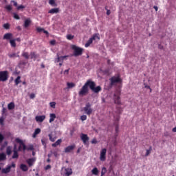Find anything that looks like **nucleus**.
Listing matches in <instances>:
<instances>
[{
	"instance_id": "obj_54",
	"label": "nucleus",
	"mask_w": 176,
	"mask_h": 176,
	"mask_svg": "<svg viewBox=\"0 0 176 176\" xmlns=\"http://www.w3.org/2000/svg\"><path fill=\"white\" fill-rule=\"evenodd\" d=\"M5 139V137H3V135L0 133V142H2L3 140Z\"/></svg>"
},
{
	"instance_id": "obj_45",
	"label": "nucleus",
	"mask_w": 176,
	"mask_h": 176,
	"mask_svg": "<svg viewBox=\"0 0 176 176\" xmlns=\"http://www.w3.org/2000/svg\"><path fill=\"white\" fill-rule=\"evenodd\" d=\"M87 119V116L86 115H83V116H80V120L82 121V122H85V120H86Z\"/></svg>"
},
{
	"instance_id": "obj_10",
	"label": "nucleus",
	"mask_w": 176,
	"mask_h": 176,
	"mask_svg": "<svg viewBox=\"0 0 176 176\" xmlns=\"http://www.w3.org/2000/svg\"><path fill=\"white\" fill-rule=\"evenodd\" d=\"M45 119H46V116L43 115V116H36L35 117V120L37 122V123H42Z\"/></svg>"
},
{
	"instance_id": "obj_47",
	"label": "nucleus",
	"mask_w": 176,
	"mask_h": 176,
	"mask_svg": "<svg viewBox=\"0 0 176 176\" xmlns=\"http://www.w3.org/2000/svg\"><path fill=\"white\" fill-rule=\"evenodd\" d=\"M14 19H15L16 20H20V16H19V14L14 13Z\"/></svg>"
},
{
	"instance_id": "obj_55",
	"label": "nucleus",
	"mask_w": 176,
	"mask_h": 176,
	"mask_svg": "<svg viewBox=\"0 0 176 176\" xmlns=\"http://www.w3.org/2000/svg\"><path fill=\"white\" fill-rule=\"evenodd\" d=\"M50 168H52V166H50V165H47V166L45 167V170H50Z\"/></svg>"
},
{
	"instance_id": "obj_60",
	"label": "nucleus",
	"mask_w": 176,
	"mask_h": 176,
	"mask_svg": "<svg viewBox=\"0 0 176 176\" xmlns=\"http://www.w3.org/2000/svg\"><path fill=\"white\" fill-rule=\"evenodd\" d=\"M13 152H17V145H14Z\"/></svg>"
},
{
	"instance_id": "obj_17",
	"label": "nucleus",
	"mask_w": 176,
	"mask_h": 176,
	"mask_svg": "<svg viewBox=\"0 0 176 176\" xmlns=\"http://www.w3.org/2000/svg\"><path fill=\"white\" fill-rule=\"evenodd\" d=\"M38 54H36V53H35V52H30V58L32 60L34 59V60L35 61L36 60V58H38Z\"/></svg>"
},
{
	"instance_id": "obj_23",
	"label": "nucleus",
	"mask_w": 176,
	"mask_h": 176,
	"mask_svg": "<svg viewBox=\"0 0 176 176\" xmlns=\"http://www.w3.org/2000/svg\"><path fill=\"white\" fill-rule=\"evenodd\" d=\"M150 153H152V146H150L148 149L146 150V154L144 155V157H147V156H148Z\"/></svg>"
},
{
	"instance_id": "obj_51",
	"label": "nucleus",
	"mask_w": 176,
	"mask_h": 176,
	"mask_svg": "<svg viewBox=\"0 0 176 176\" xmlns=\"http://www.w3.org/2000/svg\"><path fill=\"white\" fill-rule=\"evenodd\" d=\"M12 3H13L14 6H15L16 8L18 7L17 6V1H14V0H12L11 1Z\"/></svg>"
},
{
	"instance_id": "obj_8",
	"label": "nucleus",
	"mask_w": 176,
	"mask_h": 176,
	"mask_svg": "<svg viewBox=\"0 0 176 176\" xmlns=\"http://www.w3.org/2000/svg\"><path fill=\"white\" fill-rule=\"evenodd\" d=\"M100 160V162H105V160H107V148H102L101 150Z\"/></svg>"
},
{
	"instance_id": "obj_40",
	"label": "nucleus",
	"mask_w": 176,
	"mask_h": 176,
	"mask_svg": "<svg viewBox=\"0 0 176 176\" xmlns=\"http://www.w3.org/2000/svg\"><path fill=\"white\" fill-rule=\"evenodd\" d=\"M49 4L51 5V6H57V4H56V1L54 0H50Z\"/></svg>"
},
{
	"instance_id": "obj_18",
	"label": "nucleus",
	"mask_w": 176,
	"mask_h": 176,
	"mask_svg": "<svg viewBox=\"0 0 176 176\" xmlns=\"http://www.w3.org/2000/svg\"><path fill=\"white\" fill-rule=\"evenodd\" d=\"M61 142H63V140L59 139L55 143H53L52 144V146H53V148H56L58 146V145H61Z\"/></svg>"
},
{
	"instance_id": "obj_14",
	"label": "nucleus",
	"mask_w": 176,
	"mask_h": 176,
	"mask_svg": "<svg viewBox=\"0 0 176 176\" xmlns=\"http://www.w3.org/2000/svg\"><path fill=\"white\" fill-rule=\"evenodd\" d=\"M41 129L40 128H36L34 130V133L32 134V138H36V136L38 135V134H41Z\"/></svg>"
},
{
	"instance_id": "obj_53",
	"label": "nucleus",
	"mask_w": 176,
	"mask_h": 176,
	"mask_svg": "<svg viewBox=\"0 0 176 176\" xmlns=\"http://www.w3.org/2000/svg\"><path fill=\"white\" fill-rule=\"evenodd\" d=\"M6 9L7 10H9V11L12 10V6H10V5L6 6Z\"/></svg>"
},
{
	"instance_id": "obj_19",
	"label": "nucleus",
	"mask_w": 176,
	"mask_h": 176,
	"mask_svg": "<svg viewBox=\"0 0 176 176\" xmlns=\"http://www.w3.org/2000/svg\"><path fill=\"white\" fill-rule=\"evenodd\" d=\"M12 37H13V34L12 33H6L4 34L3 39L9 40Z\"/></svg>"
},
{
	"instance_id": "obj_25",
	"label": "nucleus",
	"mask_w": 176,
	"mask_h": 176,
	"mask_svg": "<svg viewBox=\"0 0 176 176\" xmlns=\"http://www.w3.org/2000/svg\"><path fill=\"white\" fill-rule=\"evenodd\" d=\"M20 168L22 170V171H28V166H27L25 164H21Z\"/></svg>"
},
{
	"instance_id": "obj_44",
	"label": "nucleus",
	"mask_w": 176,
	"mask_h": 176,
	"mask_svg": "<svg viewBox=\"0 0 176 176\" xmlns=\"http://www.w3.org/2000/svg\"><path fill=\"white\" fill-rule=\"evenodd\" d=\"M3 28H5V30H9V28H10V25L9 23H5L3 25Z\"/></svg>"
},
{
	"instance_id": "obj_16",
	"label": "nucleus",
	"mask_w": 176,
	"mask_h": 176,
	"mask_svg": "<svg viewBox=\"0 0 176 176\" xmlns=\"http://www.w3.org/2000/svg\"><path fill=\"white\" fill-rule=\"evenodd\" d=\"M27 163H28L29 167H32V166H34V163H35V159L30 158V159L27 160Z\"/></svg>"
},
{
	"instance_id": "obj_9",
	"label": "nucleus",
	"mask_w": 176,
	"mask_h": 176,
	"mask_svg": "<svg viewBox=\"0 0 176 176\" xmlns=\"http://www.w3.org/2000/svg\"><path fill=\"white\" fill-rule=\"evenodd\" d=\"M80 139L82 141L84 145H87V142H89V140H90V138H89L87 134L82 133L80 135Z\"/></svg>"
},
{
	"instance_id": "obj_5",
	"label": "nucleus",
	"mask_w": 176,
	"mask_h": 176,
	"mask_svg": "<svg viewBox=\"0 0 176 176\" xmlns=\"http://www.w3.org/2000/svg\"><path fill=\"white\" fill-rule=\"evenodd\" d=\"M9 79V72L8 71L0 72V82H6Z\"/></svg>"
},
{
	"instance_id": "obj_13",
	"label": "nucleus",
	"mask_w": 176,
	"mask_h": 176,
	"mask_svg": "<svg viewBox=\"0 0 176 176\" xmlns=\"http://www.w3.org/2000/svg\"><path fill=\"white\" fill-rule=\"evenodd\" d=\"M30 25H31V19L28 18L24 21L23 27L25 28H28V27H30Z\"/></svg>"
},
{
	"instance_id": "obj_41",
	"label": "nucleus",
	"mask_w": 176,
	"mask_h": 176,
	"mask_svg": "<svg viewBox=\"0 0 176 176\" xmlns=\"http://www.w3.org/2000/svg\"><path fill=\"white\" fill-rule=\"evenodd\" d=\"M74 36L72 34H67V39H68V41H72V39H74Z\"/></svg>"
},
{
	"instance_id": "obj_35",
	"label": "nucleus",
	"mask_w": 176,
	"mask_h": 176,
	"mask_svg": "<svg viewBox=\"0 0 176 176\" xmlns=\"http://www.w3.org/2000/svg\"><path fill=\"white\" fill-rule=\"evenodd\" d=\"M91 173L94 175H98V169L97 168H94Z\"/></svg>"
},
{
	"instance_id": "obj_6",
	"label": "nucleus",
	"mask_w": 176,
	"mask_h": 176,
	"mask_svg": "<svg viewBox=\"0 0 176 176\" xmlns=\"http://www.w3.org/2000/svg\"><path fill=\"white\" fill-rule=\"evenodd\" d=\"M83 111L87 115L90 116V114L93 113V109H91V104L89 102H87L85 104V107L83 108Z\"/></svg>"
},
{
	"instance_id": "obj_7",
	"label": "nucleus",
	"mask_w": 176,
	"mask_h": 176,
	"mask_svg": "<svg viewBox=\"0 0 176 176\" xmlns=\"http://www.w3.org/2000/svg\"><path fill=\"white\" fill-rule=\"evenodd\" d=\"M110 85L111 86H113L115 83H122V79L120 76H113L110 78Z\"/></svg>"
},
{
	"instance_id": "obj_27",
	"label": "nucleus",
	"mask_w": 176,
	"mask_h": 176,
	"mask_svg": "<svg viewBox=\"0 0 176 176\" xmlns=\"http://www.w3.org/2000/svg\"><path fill=\"white\" fill-rule=\"evenodd\" d=\"M3 160H6V154H5V153H1L0 162H3Z\"/></svg>"
},
{
	"instance_id": "obj_1",
	"label": "nucleus",
	"mask_w": 176,
	"mask_h": 176,
	"mask_svg": "<svg viewBox=\"0 0 176 176\" xmlns=\"http://www.w3.org/2000/svg\"><path fill=\"white\" fill-rule=\"evenodd\" d=\"M89 87L93 93L98 94L101 90H102V88H101V86H97L96 87V82L91 80H88L85 83V85L82 87L80 90L78 92V96L83 97V96H86L89 93Z\"/></svg>"
},
{
	"instance_id": "obj_4",
	"label": "nucleus",
	"mask_w": 176,
	"mask_h": 176,
	"mask_svg": "<svg viewBox=\"0 0 176 176\" xmlns=\"http://www.w3.org/2000/svg\"><path fill=\"white\" fill-rule=\"evenodd\" d=\"M15 141L17 142V144H19V146L18 148V151L19 152H21V151H23V152L27 151V146H25V144H24L23 140H21L20 138H16Z\"/></svg>"
},
{
	"instance_id": "obj_30",
	"label": "nucleus",
	"mask_w": 176,
	"mask_h": 176,
	"mask_svg": "<svg viewBox=\"0 0 176 176\" xmlns=\"http://www.w3.org/2000/svg\"><path fill=\"white\" fill-rule=\"evenodd\" d=\"M6 153L8 156H10L12 155V146H8L6 148Z\"/></svg>"
},
{
	"instance_id": "obj_33",
	"label": "nucleus",
	"mask_w": 176,
	"mask_h": 176,
	"mask_svg": "<svg viewBox=\"0 0 176 176\" xmlns=\"http://www.w3.org/2000/svg\"><path fill=\"white\" fill-rule=\"evenodd\" d=\"M8 57L10 58H16V57H20L19 55H16V53H12V54H8Z\"/></svg>"
},
{
	"instance_id": "obj_11",
	"label": "nucleus",
	"mask_w": 176,
	"mask_h": 176,
	"mask_svg": "<svg viewBox=\"0 0 176 176\" xmlns=\"http://www.w3.org/2000/svg\"><path fill=\"white\" fill-rule=\"evenodd\" d=\"M76 146L75 144L68 146L65 148V153H69V152H72V151H74V148H76Z\"/></svg>"
},
{
	"instance_id": "obj_21",
	"label": "nucleus",
	"mask_w": 176,
	"mask_h": 176,
	"mask_svg": "<svg viewBox=\"0 0 176 176\" xmlns=\"http://www.w3.org/2000/svg\"><path fill=\"white\" fill-rule=\"evenodd\" d=\"M67 57H69V56H59L58 55H57L56 63H60V61H64V58H67Z\"/></svg>"
},
{
	"instance_id": "obj_42",
	"label": "nucleus",
	"mask_w": 176,
	"mask_h": 176,
	"mask_svg": "<svg viewBox=\"0 0 176 176\" xmlns=\"http://www.w3.org/2000/svg\"><path fill=\"white\" fill-rule=\"evenodd\" d=\"M106 173H107V168L103 167L101 171V176L105 175Z\"/></svg>"
},
{
	"instance_id": "obj_59",
	"label": "nucleus",
	"mask_w": 176,
	"mask_h": 176,
	"mask_svg": "<svg viewBox=\"0 0 176 176\" xmlns=\"http://www.w3.org/2000/svg\"><path fill=\"white\" fill-rule=\"evenodd\" d=\"M50 45H52L53 46H54V45H56V40H52L50 41Z\"/></svg>"
},
{
	"instance_id": "obj_12",
	"label": "nucleus",
	"mask_w": 176,
	"mask_h": 176,
	"mask_svg": "<svg viewBox=\"0 0 176 176\" xmlns=\"http://www.w3.org/2000/svg\"><path fill=\"white\" fill-rule=\"evenodd\" d=\"M48 141L49 140L47 139V138L43 137V138L41 139V143L42 145L44 146L45 149H46L47 148Z\"/></svg>"
},
{
	"instance_id": "obj_31",
	"label": "nucleus",
	"mask_w": 176,
	"mask_h": 176,
	"mask_svg": "<svg viewBox=\"0 0 176 176\" xmlns=\"http://www.w3.org/2000/svg\"><path fill=\"white\" fill-rule=\"evenodd\" d=\"M48 137H49V140L50 141H51V142H54V141H56V137H54L53 138V134L52 133H50L48 135Z\"/></svg>"
},
{
	"instance_id": "obj_38",
	"label": "nucleus",
	"mask_w": 176,
	"mask_h": 176,
	"mask_svg": "<svg viewBox=\"0 0 176 176\" xmlns=\"http://www.w3.org/2000/svg\"><path fill=\"white\" fill-rule=\"evenodd\" d=\"M91 38L92 41H96V39H98V41H100V36L98 34H94Z\"/></svg>"
},
{
	"instance_id": "obj_46",
	"label": "nucleus",
	"mask_w": 176,
	"mask_h": 176,
	"mask_svg": "<svg viewBox=\"0 0 176 176\" xmlns=\"http://www.w3.org/2000/svg\"><path fill=\"white\" fill-rule=\"evenodd\" d=\"M25 6H24L23 5H21V6H19L18 7H16L17 10H21V9H25Z\"/></svg>"
},
{
	"instance_id": "obj_24",
	"label": "nucleus",
	"mask_w": 176,
	"mask_h": 176,
	"mask_svg": "<svg viewBox=\"0 0 176 176\" xmlns=\"http://www.w3.org/2000/svg\"><path fill=\"white\" fill-rule=\"evenodd\" d=\"M14 83L16 86H19V83H21V77L20 76H18L15 79Z\"/></svg>"
},
{
	"instance_id": "obj_28",
	"label": "nucleus",
	"mask_w": 176,
	"mask_h": 176,
	"mask_svg": "<svg viewBox=\"0 0 176 176\" xmlns=\"http://www.w3.org/2000/svg\"><path fill=\"white\" fill-rule=\"evenodd\" d=\"M22 57H24L25 60H29L30 59V54L28 52H23L22 53Z\"/></svg>"
},
{
	"instance_id": "obj_48",
	"label": "nucleus",
	"mask_w": 176,
	"mask_h": 176,
	"mask_svg": "<svg viewBox=\"0 0 176 176\" xmlns=\"http://www.w3.org/2000/svg\"><path fill=\"white\" fill-rule=\"evenodd\" d=\"M107 64L108 65H115V63L113 62L111 63V59L107 60Z\"/></svg>"
},
{
	"instance_id": "obj_57",
	"label": "nucleus",
	"mask_w": 176,
	"mask_h": 176,
	"mask_svg": "<svg viewBox=\"0 0 176 176\" xmlns=\"http://www.w3.org/2000/svg\"><path fill=\"white\" fill-rule=\"evenodd\" d=\"M144 87H145V89H149L150 93H152V89H151V87H150V86H148V85H145Z\"/></svg>"
},
{
	"instance_id": "obj_3",
	"label": "nucleus",
	"mask_w": 176,
	"mask_h": 176,
	"mask_svg": "<svg viewBox=\"0 0 176 176\" xmlns=\"http://www.w3.org/2000/svg\"><path fill=\"white\" fill-rule=\"evenodd\" d=\"M72 49L74 50V57H78V56H82V54H83V48L73 45H72Z\"/></svg>"
},
{
	"instance_id": "obj_32",
	"label": "nucleus",
	"mask_w": 176,
	"mask_h": 176,
	"mask_svg": "<svg viewBox=\"0 0 176 176\" xmlns=\"http://www.w3.org/2000/svg\"><path fill=\"white\" fill-rule=\"evenodd\" d=\"M93 43V38H90L87 42L85 43V47H89V46H90L91 44Z\"/></svg>"
},
{
	"instance_id": "obj_36",
	"label": "nucleus",
	"mask_w": 176,
	"mask_h": 176,
	"mask_svg": "<svg viewBox=\"0 0 176 176\" xmlns=\"http://www.w3.org/2000/svg\"><path fill=\"white\" fill-rule=\"evenodd\" d=\"M67 85L68 89H72V87H75V83L74 82H67Z\"/></svg>"
},
{
	"instance_id": "obj_50",
	"label": "nucleus",
	"mask_w": 176,
	"mask_h": 176,
	"mask_svg": "<svg viewBox=\"0 0 176 176\" xmlns=\"http://www.w3.org/2000/svg\"><path fill=\"white\" fill-rule=\"evenodd\" d=\"M50 104V107H52V108H56V102H52Z\"/></svg>"
},
{
	"instance_id": "obj_56",
	"label": "nucleus",
	"mask_w": 176,
	"mask_h": 176,
	"mask_svg": "<svg viewBox=\"0 0 176 176\" xmlns=\"http://www.w3.org/2000/svg\"><path fill=\"white\" fill-rule=\"evenodd\" d=\"M91 144H97V139H96V138H94L92 140H91Z\"/></svg>"
},
{
	"instance_id": "obj_58",
	"label": "nucleus",
	"mask_w": 176,
	"mask_h": 176,
	"mask_svg": "<svg viewBox=\"0 0 176 176\" xmlns=\"http://www.w3.org/2000/svg\"><path fill=\"white\" fill-rule=\"evenodd\" d=\"M30 98H31L32 100L35 98V94H31L30 95Z\"/></svg>"
},
{
	"instance_id": "obj_61",
	"label": "nucleus",
	"mask_w": 176,
	"mask_h": 176,
	"mask_svg": "<svg viewBox=\"0 0 176 176\" xmlns=\"http://www.w3.org/2000/svg\"><path fill=\"white\" fill-rule=\"evenodd\" d=\"M68 74H69V69H66V70H65V72H64V74H65V75H68Z\"/></svg>"
},
{
	"instance_id": "obj_26",
	"label": "nucleus",
	"mask_w": 176,
	"mask_h": 176,
	"mask_svg": "<svg viewBox=\"0 0 176 176\" xmlns=\"http://www.w3.org/2000/svg\"><path fill=\"white\" fill-rule=\"evenodd\" d=\"M14 107H15L14 102H11L10 103H9L8 104V108L9 111H12V109H14Z\"/></svg>"
},
{
	"instance_id": "obj_34",
	"label": "nucleus",
	"mask_w": 176,
	"mask_h": 176,
	"mask_svg": "<svg viewBox=\"0 0 176 176\" xmlns=\"http://www.w3.org/2000/svg\"><path fill=\"white\" fill-rule=\"evenodd\" d=\"M115 126H116V128H115V130H116L115 137L116 138L118 137V133H119V124H115Z\"/></svg>"
},
{
	"instance_id": "obj_22",
	"label": "nucleus",
	"mask_w": 176,
	"mask_h": 176,
	"mask_svg": "<svg viewBox=\"0 0 176 176\" xmlns=\"http://www.w3.org/2000/svg\"><path fill=\"white\" fill-rule=\"evenodd\" d=\"M59 12V8H52L48 12V13H50L51 14H54V13H58Z\"/></svg>"
},
{
	"instance_id": "obj_39",
	"label": "nucleus",
	"mask_w": 176,
	"mask_h": 176,
	"mask_svg": "<svg viewBox=\"0 0 176 176\" xmlns=\"http://www.w3.org/2000/svg\"><path fill=\"white\" fill-rule=\"evenodd\" d=\"M14 154L12 155V159H18L19 158V153L17 151H13Z\"/></svg>"
},
{
	"instance_id": "obj_37",
	"label": "nucleus",
	"mask_w": 176,
	"mask_h": 176,
	"mask_svg": "<svg viewBox=\"0 0 176 176\" xmlns=\"http://www.w3.org/2000/svg\"><path fill=\"white\" fill-rule=\"evenodd\" d=\"M10 43L12 47H16V40H14V39L10 40Z\"/></svg>"
},
{
	"instance_id": "obj_52",
	"label": "nucleus",
	"mask_w": 176,
	"mask_h": 176,
	"mask_svg": "<svg viewBox=\"0 0 176 176\" xmlns=\"http://www.w3.org/2000/svg\"><path fill=\"white\" fill-rule=\"evenodd\" d=\"M43 28H36V31H37V32H43Z\"/></svg>"
},
{
	"instance_id": "obj_15",
	"label": "nucleus",
	"mask_w": 176,
	"mask_h": 176,
	"mask_svg": "<svg viewBox=\"0 0 176 176\" xmlns=\"http://www.w3.org/2000/svg\"><path fill=\"white\" fill-rule=\"evenodd\" d=\"M12 168V166H8L6 168H3L1 170L2 174H8V173H10V170Z\"/></svg>"
},
{
	"instance_id": "obj_63",
	"label": "nucleus",
	"mask_w": 176,
	"mask_h": 176,
	"mask_svg": "<svg viewBox=\"0 0 176 176\" xmlns=\"http://www.w3.org/2000/svg\"><path fill=\"white\" fill-rule=\"evenodd\" d=\"M52 153L55 156V157H57V151H54Z\"/></svg>"
},
{
	"instance_id": "obj_62",
	"label": "nucleus",
	"mask_w": 176,
	"mask_h": 176,
	"mask_svg": "<svg viewBox=\"0 0 176 176\" xmlns=\"http://www.w3.org/2000/svg\"><path fill=\"white\" fill-rule=\"evenodd\" d=\"M8 166H11V168H12V167H13L14 168H16V164L12 163L11 165H9Z\"/></svg>"
},
{
	"instance_id": "obj_2",
	"label": "nucleus",
	"mask_w": 176,
	"mask_h": 176,
	"mask_svg": "<svg viewBox=\"0 0 176 176\" xmlns=\"http://www.w3.org/2000/svg\"><path fill=\"white\" fill-rule=\"evenodd\" d=\"M122 94V91L120 89H116L114 92L113 95V101L115 104H117L118 105H120L122 104V102L120 101V95Z\"/></svg>"
},
{
	"instance_id": "obj_43",
	"label": "nucleus",
	"mask_w": 176,
	"mask_h": 176,
	"mask_svg": "<svg viewBox=\"0 0 176 176\" xmlns=\"http://www.w3.org/2000/svg\"><path fill=\"white\" fill-rule=\"evenodd\" d=\"M120 119V117H119V116H118L117 117H115V123L114 124H119L118 122Z\"/></svg>"
},
{
	"instance_id": "obj_20",
	"label": "nucleus",
	"mask_w": 176,
	"mask_h": 176,
	"mask_svg": "<svg viewBox=\"0 0 176 176\" xmlns=\"http://www.w3.org/2000/svg\"><path fill=\"white\" fill-rule=\"evenodd\" d=\"M56 116L54 113H50L49 123H53V121L56 120Z\"/></svg>"
},
{
	"instance_id": "obj_49",
	"label": "nucleus",
	"mask_w": 176,
	"mask_h": 176,
	"mask_svg": "<svg viewBox=\"0 0 176 176\" xmlns=\"http://www.w3.org/2000/svg\"><path fill=\"white\" fill-rule=\"evenodd\" d=\"M27 151H34V146L31 145L28 148H26Z\"/></svg>"
},
{
	"instance_id": "obj_64",
	"label": "nucleus",
	"mask_w": 176,
	"mask_h": 176,
	"mask_svg": "<svg viewBox=\"0 0 176 176\" xmlns=\"http://www.w3.org/2000/svg\"><path fill=\"white\" fill-rule=\"evenodd\" d=\"M107 16H109V14H111V10H107Z\"/></svg>"
},
{
	"instance_id": "obj_29",
	"label": "nucleus",
	"mask_w": 176,
	"mask_h": 176,
	"mask_svg": "<svg viewBox=\"0 0 176 176\" xmlns=\"http://www.w3.org/2000/svg\"><path fill=\"white\" fill-rule=\"evenodd\" d=\"M72 175V168H66L65 169V175L69 176Z\"/></svg>"
}]
</instances>
